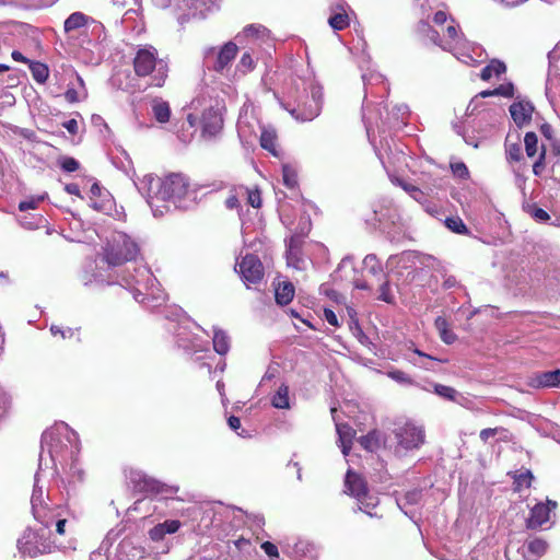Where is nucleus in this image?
I'll return each mask as SVG.
<instances>
[{
    "label": "nucleus",
    "instance_id": "1",
    "mask_svg": "<svg viewBox=\"0 0 560 560\" xmlns=\"http://www.w3.org/2000/svg\"><path fill=\"white\" fill-rule=\"evenodd\" d=\"M147 187V202L154 217L164 214L167 211L168 201L183 200L190 187L189 179L182 173H172L164 178L147 175L144 177Z\"/></svg>",
    "mask_w": 560,
    "mask_h": 560
},
{
    "label": "nucleus",
    "instance_id": "2",
    "mask_svg": "<svg viewBox=\"0 0 560 560\" xmlns=\"http://www.w3.org/2000/svg\"><path fill=\"white\" fill-rule=\"evenodd\" d=\"M345 492L357 499L359 510L370 516H378L373 510L378 505V499L369 494L368 482L358 472L348 470L345 478Z\"/></svg>",
    "mask_w": 560,
    "mask_h": 560
},
{
    "label": "nucleus",
    "instance_id": "3",
    "mask_svg": "<svg viewBox=\"0 0 560 560\" xmlns=\"http://www.w3.org/2000/svg\"><path fill=\"white\" fill-rule=\"evenodd\" d=\"M54 547V542L46 536L44 529L26 528L18 540L20 552L31 558L50 553Z\"/></svg>",
    "mask_w": 560,
    "mask_h": 560
},
{
    "label": "nucleus",
    "instance_id": "4",
    "mask_svg": "<svg viewBox=\"0 0 560 560\" xmlns=\"http://www.w3.org/2000/svg\"><path fill=\"white\" fill-rule=\"evenodd\" d=\"M393 434L397 441V451L419 448L424 443L425 438L423 429L411 421L396 423Z\"/></svg>",
    "mask_w": 560,
    "mask_h": 560
},
{
    "label": "nucleus",
    "instance_id": "5",
    "mask_svg": "<svg viewBox=\"0 0 560 560\" xmlns=\"http://www.w3.org/2000/svg\"><path fill=\"white\" fill-rule=\"evenodd\" d=\"M142 77L154 72L150 85L161 88L167 78L168 67L162 59H156L155 49L142 48Z\"/></svg>",
    "mask_w": 560,
    "mask_h": 560
},
{
    "label": "nucleus",
    "instance_id": "6",
    "mask_svg": "<svg viewBox=\"0 0 560 560\" xmlns=\"http://www.w3.org/2000/svg\"><path fill=\"white\" fill-rule=\"evenodd\" d=\"M243 282L249 288L252 284H258L264 279L265 269L259 257L254 254L245 255L236 265Z\"/></svg>",
    "mask_w": 560,
    "mask_h": 560
},
{
    "label": "nucleus",
    "instance_id": "7",
    "mask_svg": "<svg viewBox=\"0 0 560 560\" xmlns=\"http://www.w3.org/2000/svg\"><path fill=\"white\" fill-rule=\"evenodd\" d=\"M132 258V252L127 242L108 243L103 250V260L108 266H120Z\"/></svg>",
    "mask_w": 560,
    "mask_h": 560
},
{
    "label": "nucleus",
    "instance_id": "8",
    "mask_svg": "<svg viewBox=\"0 0 560 560\" xmlns=\"http://www.w3.org/2000/svg\"><path fill=\"white\" fill-rule=\"evenodd\" d=\"M558 508V503L553 500L547 499L546 502L536 503L529 512L526 520V527L528 529H537L550 520V513Z\"/></svg>",
    "mask_w": 560,
    "mask_h": 560
},
{
    "label": "nucleus",
    "instance_id": "9",
    "mask_svg": "<svg viewBox=\"0 0 560 560\" xmlns=\"http://www.w3.org/2000/svg\"><path fill=\"white\" fill-rule=\"evenodd\" d=\"M223 128V117L218 108L209 107L201 115V133L203 138L215 137Z\"/></svg>",
    "mask_w": 560,
    "mask_h": 560
},
{
    "label": "nucleus",
    "instance_id": "10",
    "mask_svg": "<svg viewBox=\"0 0 560 560\" xmlns=\"http://www.w3.org/2000/svg\"><path fill=\"white\" fill-rule=\"evenodd\" d=\"M320 113V105L315 98H306L296 108L290 110V114L299 121H311Z\"/></svg>",
    "mask_w": 560,
    "mask_h": 560
},
{
    "label": "nucleus",
    "instance_id": "11",
    "mask_svg": "<svg viewBox=\"0 0 560 560\" xmlns=\"http://www.w3.org/2000/svg\"><path fill=\"white\" fill-rule=\"evenodd\" d=\"M177 489L166 486L158 480L147 478L142 476V495L144 497H156L162 495L167 498L174 494Z\"/></svg>",
    "mask_w": 560,
    "mask_h": 560
},
{
    "label": "nucleus",
    "instance_id": "12",
    "mask_svg": "<svg viewBox=\"0 0 560 560\" xmlns=\"http://www.w3.org/2000/svg\"><path fill=\"white\" fill-rule=\"evenodd\" d=\"M238 47L233 42L225 43L219 50L217 59L213 63V70L222 72L235 59Z\"/></svg>",
    "mask_w": 560,
    "mask_h": 560
},
{
    "label": "nucleus",
    "instance_id": "13",
    "mask_svg": "<svg viewBox=\"0 0 560 560\" xmlns=\"http://www.w3.org/2000/svg\"><path fill=\"white\" fill-rule=\"evenodd\" d=\"M533 112L534 106L530 102H514L510 106L511 116L518 127H522L530 121Z\"/></svg>",
    "mask_w": 560,
    "mask_h": 560
},
{
    "label": "nucleus",
    "instance_id": "14",
    "mask_svg": "<svg viewBox=\"0 0 560 560\" xmlns=\"http://www.w3.org/2000/svg\"><path fill=\"white\" fill-rule=\"evenodd\" d=\"M529 385L534 388L560 387V370L537 373L530 378Z\"/></svg>",
    "mask_w": 560,
    "mask_h": 560
},
{
    "label": "nucleus",
    "instance_id": "15",
    "mask_svg": "<svg viewBox=\"0 0 560 560\" xmlns=\"http://www.w3.org/2000/svg\"><path fill=\"white\" fill-rule=\"evenodd\" d=\"M359 444L368 452H376L383 443V434L381 431L374 429L368 434L358 439Z\"/></svg>",
    "mask_w": 560,
    "mask_h": 560
},
{
    "label": "nucleus",
    "instance_id": "16",
    "mask_svg": "<svg viewBox=\"0 0 560 560\" xmlns=\"http://www.w3.org/2000/svg\"><path fill=\"white\" fill-rule=\"evenodd\" d=\"M287 260L289 266H293L296 269H301L303 267L304 260L301 257L300 241L295 237H291L289 242L287 249Z\"/></svg>",
    "mask_w": 560,
    "mask_h": 560
},
{
    "label": "nucleus",
    "instance_id": "17",
    "mask_svg": "<svg viewBox=\"0 0 560 560\" xmlns=\"http://www.w3.org/2000/svg\"><path fill=\"white\" fill-rule=\"evenodd\" d=\"M371 271L375 275L376 272L381 273L384 278V281L380 284L377 300L383 301L388 304L395 303V296L392 293L389 281L387 277L384 275L383 269L380 265L377 267H372Z\"/></svg>",
    "mask_w": 560,
    "mask_h": 560
},
{
    "label": "nucleus",
    "instance_id": "18",
    "mask_svg": "<svg viewBox=\"0 0 560 560\" xmlns=\"http://www.w3.org/2000/svg\"><path fill=\"white\" fill-rule=\"evenodd\" d=\"M505 72V63L499 59H492L486 67L481 69L480 79L482 81H489L492 77H500Z\"/></svg>",
    "mask_w": 560,
    "mask_h": 560
},
{
    "label": "nucleus",
    "instance_id": "19",
    "mask_svg": "<svg viewBox=\"0 0 560 560\" xmlns=\"http://www.w3.org/2000/svg\"><path fill=\"white\" fill-rule=\"evenodd\" d=\"M152 112L156 121L165 124L170 120L171 108L167 102L161 98H154L152 101Z\"/></svg>",
    "mask_w": 560,
    "mask_h": 560
},
{
    "label": "nucleus",
    "instance_id": "20",
    "mask_svg": "<svg viewBox=\"0 0 560 560\" xmlns=\"http://www.w3.org/2000/svg\"><path fill=\"white\" fill-rule=\"evenodd\" d=\"M276 302L280 305L289 304L294 298V285L291 282H282L276 288Z\"/></svg>",
    "mask_w": 560,
    "mask_h": 560
},
{
    "label": "nucleus",
    "instance_id": "21",
    "mask_svg": "<svg viewBox=\"0 0 560 560\" xmlns=\"http://www.w3.org/2000/svg\"><path fill=\"white\" fill-rule=\"evenodd\" d=\"M277 132L273 129H262L260 135V145L270 152L273 156L278 155L277 151Z\"/></svg>",
    "mask_w": 560,
    "mask_h": 560
},
{
    "label": "nucleus",
    "instance_id": "22",
    "mask_svg": "<svg viewBox=\"0 0 560 560\" xmlns=\"http://www.w3.org/2000/svg\"><path fill=\"white\" fill-rule=\"evenodd\" d=\"M337 432L339 435V440L342 443V452L345 455H347L349 450L351 448L355 431L349 424L340 423L337 424Z\"/></svg>",
    "mask_w": 560,
    "mask_h": 560
},
{
    "label": "nucleus",
    "instance_id": "23",
    "mask_svg": "<svg viewBox=\"0 0 560 560\" xmlns=\"http://www.w3.org/2000/svg\"><path fill=\"white\" fill-rule=\"evenodd\" d=\"M418 32L427 36L432 43L441 46L444 50H450V44H441L439 33L425 21H420L418 24Z\"/></svg>",
    "mask_w": 560,
    "mask_h": 560
},
{
    "label": "nucleus",
    "instance_id": "24",
    "mask_svg": "<svg viewBox=\"0 0 560 560\" xmlns=\"http://www.w3.org/2000/svg\"><path fill=\"white\" fill-rule=\"evenodd\" d=\"M89 22V18L82 12H73L68 16L65 21L63 27L65 32L69 33L71 31H75L85 26Z\"/></svg>",
    "mask_w": 560,
    "mask_h": 560
},
{
    "label": "nucleus",
    "instance_id": "25",
    "mask_svg": "<svg viewBox=\"0 0 560 560\" xmlns=\"http://www.w3.org/2000/svg\"><path fill=\"white\" fill-rule=\"evenodd\" d=\"M435 327L445 343L452 345L456 340V335L450 329L448 323L444 317L439 316L435 319Z\"/></svg>",
    "mask_w": 560,
    "mask_h": 560
},
{
    "label": "nucleus",
    "instance_id": "26",
    "mask_svg": "<svg viewBox=\"0 0 560 560\" xmlns=\"http://www.w3.org/2000/svg\"><path fill=\"white\" fill-rule=\"evenodd\" d=\"M30 70L32 72L33 79L38 83H45L49 77L48 67L39 61L30 62Z\"/></svg>",
    "mask_w": 560,
    "mask_h": 560
},
{
    "label": "nucleus",
    "instance_id": "27",
    "mask_svg": "<svg viewBox=\"0 0 560 560\" xmlns=\"http://www.w3.org/2000/svg\"><path fill=\"white\" fill-rule=\"evenodd\" d=\"M275 408L285 409L290 407L289 402V387L282 384L271 399Z\"/></svg>",
    "mask_w": 560,
    "mask_h": 560
},
{
    "label": "nucleus",
    "instance_id": "28",
    "mask_svg": "<svg viewBox=\"0 0 560 560\" xmlns=\"http://www.w3.org/2000/svg\"><path fill=\"white\" fill-rule=\"evenodd\" d=\"M534 476L530 470H525L520 474L515 472L513 476V490L521 492L524 488H529Z\"/></svg>",
    "mask_w": 560,
    "mask_h": 560
},
{
    "label": "nucleus",
    "instance_id": "29",
    "mask_svg": "<svg viewBox=\"0 0 560 560\" xmlns=\"http://www.w3.org/2000/svg\"><path fill=\"white\" fill-rule=\"evenodd\" d=\"M213 349L217 353L224 355L230 349L229 337L224 331H214L213 335Z\"/></svg>",
    "mask_w": 560,
    "mask_h": 560
},
{
    "label": "nucleus",
    "instance_id": "30",
    "mask_svg": "<svg viewBox=\"0 0 560 560\" xmlns=\"http://www.w3.org/2000/svg\"><path fill=\"white\" fill-rule=\"evenodd\" d=\"M505 155L506 161L509 163H515L521 162L523 160V151L521 143H510L509 141L505 142Z\"/></svg>",
    "mask_w": 560,
    "mask_h": 560
},
{
    "label": "nucleus",
    "instance_id": "31",
    "mask_svg": "<svg viewBox=\"0 0 560 560\" xmlns=\"http://www.w3.org/2000/svg\"><path fill=\"white\" fill-rule=\"evenodd\" d=\"M329 25L336 31H342L350 24L348 14L345 11L332 14L328 20Z\"/></svg>",
    "mask_w": 560,
    "mask_h": 560
},
{
    "label": "nucleus",
    "instance_id": "32",
    "mask_svg": "<svg viewBox=\"0 0 560 560\" xmlns=\"http://www.w3.org/2000/svg\"><path fill=\"white\" fill-rule=\"evenodd\" d=\"M526 155L534 158L538 153V138L533 131L526 132L524 137Z\"/></svg>",
    "mask_w": 560,
    "mask_h": 560
},
{
    "label": "nucleus",
    "instance_id": "33",
    "mask_svg": "<svg viewBox=\"0 0 560 560\" xmlns=\"http://www.w3.org/2000/svg\"><path fill=\"white\" fill-rule=\"evenodd\" d=\"M527 548L533 556L541 557L548 550V542L542 538H534L528 541Z\"/></svg>",
    "mask_w": 560,
    "mask_h": 560
},
{
    "label": "nucleus",
    "instance_id": "34",
    "mask_svg": "<svg viewBox=\"0 0 560 560\" xmlns=\"http://www.w3.org/2000/svg\"><path fill=\"white\" fill-rule=\"evenodd\" d=\"M238 190L242 195L247 196V203L250 205L253 208H260L261 207V195L259 189L254 188L249 189L247 187H238Z\"/></svg>",
    "mask_w": 560,
    "mask_h": 560
},
{
    "label": "nucleus",
    "instance_id": "35",
    "mask_svg": "<svg viewBox=\"0 0 560 560\" xmlns=\"http://www.w3.org/2000/svg\"><path fill=\"white\" fill-rule=\"evenodd\" d=\"M282 177H283V184L288 187V188H295L298 186V173L296 171L289 166V165H283L282 166Z\"/></svg>",
    "mask_w": 560,
    "mask_h": 560
},
{
    "label": "nucleus",
    "instance_id": "36",
    "mask_svg": "<svg viewBox=\"0 0 560 560\" xmlns=\"http://www.w3.org/2000/svg\"><path fill=\"white\" fill-rule=\"evenodd\" d=\"M445 225L447 226V229H450L454 233H457V234H467L468 233V229H467L466 224L459 217L447 218L445 220Z\"/></svg>",
    "mask_w": 560,
    "mask_h": 560
},
{
    "label": "nucleus",
    "instance_id": "37",
    "mask_svg": "<svg viewBox=\"0 0 560 560\" xmlns=\"http://www.w3.org/2000/svg\"><path fill=\"white\" fill-rule=\"evenodd\" d=\"M268 30L261 24H249L243 28V34L248 38H260L267 34Z\"/></svg>",
    "mask_w": 560,
    "mask_h": 560
},
{
    "label": "nucleus",
    "instance_id": "38",
    "mask_svg": "<svg viewBox=\"0 0 560 560\" xmlns=\"http://www.w3.org/2000/svg\"><path fill=\"white\" fill-rule=\"evenodd\" d=\"M526 212L537 222H547L550 219V215L546 210L539 208L537 205H528L526 207Z\"/></svg>",
    "mask_w": 560,
    "mask_h": 560
},
{
    "label": "nucleus",
    "instance_id": "39",
    "mask_svg": "<svg viewBox=\"0 0 560 560\" xmlns=\"http://www.w3.org/2000/svg\"><path fill=\"white\" fill-rule=\"evenodd\" d=\"M38 498L35 495L32 497V509L33 514L36 520H38L40 523L45 525L46 528L49 527L48 522L45 521L46 513H45V506L42 504V502H38Z\"/></svg>",
    "mask_w": 560,
    "mask_h": 560
},
{
    "label": "nucleus",
    "instance_id": "40",
    "mask_svg": "<svg viewBox=\"0 0 560 560\" xmlns=\"http://www.w3.org/2000/svg\"><path fill=\"white\" fill-rule=\"evenodd\" d=\"M434 393L442 398L454 401L456 399L457 392L455 388L442 384L434 385Z\"/></svg>",
    "mask_w": 560,
    "mask_h": 560
},
{
    "label": "nucleus",
    "instance_id": "41",
    "mask_svg": "<svg viewBox=\"0 0 560 560\" xmlns=\"http://www.w3.org/2000/svg\"><path fill=\"white\" fill-rule=\"evenodd\" d=\"M451 170L453 175L459 179H468L470 176L469 170L464 162L451 163Z\"/></svg>",
    "mask_w": 560,
    "mask_h": 560
},
{
    "label": "nucleus",
    "instance_id": "42",
    "mask_svg": "<svg viewBox=\"0 0 560 560\" xmlns=\"http://www.w3.org/2000/svg\"><path fill=\"white\" fill-rule=\"evenodd\" d=\"M60 167L67 173H72L79 170L80 164L74 158L66 156L60 161Z\"/></svg>",
    "mask_w": 560,
    "mask_h": 560
},
{
    "label": "nucleus",
    "instance_id": "43",
    "mask_svg": "<svg viewBox=\"0 0 560 560\" xmlns=\"http://www.w3.org/2000/svg\"><path fill=\"white\" fill-rule=\"evenodd\" d=\"M399 183V186L407 192H409L416 200H420L424 194L422 192V190L412 185V184H408V183H405L402 180H398Z\"/></svg>",
    "mask_w": 560,
    "mask_h": 560
},
{
    "label": "nucleus",
    "instance_id": "44",
    "mask_svg": "<svg viewBox=\"0 0 560 560\" xmlns=\"http://www.w3.org/2000/svg\"><path fill=\"white\" fill-rule=\"evenodd\" d=\"M502 432H506V429L502 428V427H497V428H487V429H482L479 433V438L480 440L483 442V443H487V441L490 439V438H493L497 434L499 433H502Z\"/></svg>",
    "mask_w": 560,
    "mask_h": 560
},
{
    "label": "nucleus",
    "instance_id": "45",
    "mask_svg": "<svg viewBox=\"0 0 560 560\" xmlns=\"http://www.w3.org/2000/svg\"><path fill=\"white\" fill-rule=\"evenodd\" d=\"M494 92H495L497 96L513 97L514 85L511 82L505 83V84H500L498 88L494 89Z\"/></svg>",
    "mask_w": 560,
    "mask_h": 560
},
{
    "label": "nucleus",
    "instance_id": "46",
    "mask_svg": "<svg viewBox=\"0 0 560 560\" xmlns=\"http://www.w3.org/2000/svg\"><path fill=\"white\" fill-rule=\"evenodd\" d=\"M388 376L399 383L411 384V377L401 370H392L388 372Z\"/></svg>",
    "mask_w": 560,
    "mask_h": 560
},
{
    "label": "nucleus",
    "instance_id": "47",
    "mask_svg": "<svg viewBox=\"0 0 560 560\" xmlns=\"http://www.w3.org/2000/svg\"><path fill=\"white\" fill-rule=\"evenodd\" d=\"M545 156H546V149L542 145L538 159L533 164V172H534L535 175H540L541 172L544 171V168H545Z\"/></svg>",
    "mask_w": 560,
    "mask_h": 560
},
{
    "label": "nucleus",
    "instance_id": "48",
    "mask_svg": "<svg viewBox=\"0 0 560 560\" xmlns=\"http://www.w3.org/2000/svg\"><path fill=\"white\" fill-rule=\"evenodd\" d=\"M163 526L164 533L166 534H174L176 533L180 527V522L177 520H168L161 524Z\"/></svg>",
    "mask_w": 560,
    "mask_h": 560
},
{
    "label": "nucleus",
    "instance_id": "49",
    "mask_svg": "<svg viewBox=\"0 0 560 560\" xmlns=\"http://www.w3.org/2000/svg\"><path fill=\"white\" fill-rule=\"evenodd\" d=\"M238 194H241V191H236V194H231L226 199H225V206L228 209L230 210H238L241 209V202L238 200Z\"/></svg>",
    "mask_w": 560,
    "mask_h": 560
},
{
    "label": "nucleus",
    "instance_id": "50",
    "mask_svg": "<svg viewBox=\"0 0 560 560\" xmlns=\"http://www.w3.org/2000/svg\"><path fill=\"white\" fill-rule=\"evenodd\" d=\"M10 407L8 395L0 388V420L7 415Z\"/></svg>",
    "mask_w": 560,
    "mask_h": 560
},
{
    "label": "nucleus",
    "instance_id": "51",
    "mask_svg": "<svg viewBox=\"0 0 560 560\" xmlns=\"http://www.w3.org/2000/svg\"><path fill=\"white\" fill-rule=\"evenodd\" d=\"M260 547L268 557H270V558L279 557L278 547L275 544H272L270 541H265L261 544Z\"/></svg>",
    "mask_w": 560,
    "mask_h": 560
},
{
    "label": "nucleus",
    "instance_id": "52",
    "mask_svg": "<svg viewBox=\"0 0 560 560\" xmlns=\"http://www.w3.org/2000/svg\"><path fill=\"white\" fill-rule=\"evenodd\" d=\"M149 536L154 541H159V540L163 539L165 536L163 526H161V524H158L156 526H154L152 529H150Z\"/></svg>",
    "mask_w": 560,
    "mask_h": 560
},
{
    "label": "nucleus",
    "instance_id": "53",
    "mask_svg": "<svg viewBox=\"0 0 560 560\" xmlns=\"http://www.w3.org/2000/svg\"><path fill=\"white\" fill-rule=\"evenodd\" d=\"M409 350H411L415 354H417L420 359H425L430 361H438V362H445L446 360H440L435 357H432L428 353H424L423 351L419 350L418 348H413V342H410V346L408 347Z\"/></svg>",
    "mask_w": 560,
    "mask_h": 560
},
{
    "label": "nucleus",
    "instance_id": "54",
    "mask_svg": "<svg viewBox=\"0 0 560 560\" xmlns=\"http://www.w3.org/2000/svg\"><path fill=\"white\" fill-rule=\"evenodd\" d=\"M40 199H30L23 200L19 203L20 211H27L31 209H36Z\"/></svg>",
    "mask_w": 560,
    "mask_h": 560
},
{
    "label": "nucleus",
    "instance_id": "55",
    "mask_svg": "<svg viewBox=\"0 0 560 560\" xmlns=\"http://www.w3.org/2000/svg\"><path fill=\"white\" fill-rule=\"evenodd\" d=\"M324 317L325 319L331 325V326H335V327H338L339 326V322H338V317L336 315V313L330 310V308H325L324 310Z\"/></svg>",
    "mask_w": 560,
    "mask_h": 560
},
{
    "label": "nucleus",
    "instance_id": "56",
    "mask_svg": "<svg viewBox=\"0 0 560 560\" xmlns=\"http://www.w3.org/2000/svg\"><path fill=\"white\" fill-rule=\"evenodd\" d=\"M62 126L68 130L69 133H71V135L78 133L79 126H78V121L74 118L65 121L62 124Z\"/></svg>",
    "mask_w": 560,
    "mask_h": 560
},
{
    "label": "nucleus",
    "instance_id": "57",
    "mask_svg": "<svg viewBox=\"0 0 560 560\" xmlns=\"http://www.w3.org/2000/svg\"><path fill=\"white\" fill-rule=\"evenodd\" d=\"M65 98L69 103H77V102H79L78 91L74 88H68V90L65 93Z\"/></svg>",
    "mask_w": 560,
    "mask_h": 560
},
{
    "label": "nucleus",
    "instance_id": "58",
    "mask_svg": "<svg viewBox=\"0 0 560 560\" xmlns=\"http://www.w3.org/2000/svg\"><path fill=\"white\" fill-rule=\"evenodd\" d=\"M11 57L14 61H18V62H23V63H28L32 62V60H30L28 58H26L21 51L19 50H13L12 54H11Z\"/></svg>",
    "mask_w": 560,
    "mask_h": 560
},
{
    "label": "nucleus",
    "instance_id": "59",
    "mask_svg": "<svg viewBox=\"0 0 560 560\" xmlns=\"http://www.w3.org/2000/svg\"><path fill=\"white\" fill-rule=\"evenodd\" d=\"M240 63L247 69H252L253 68V58H252L250 54L244 52L240 60Z\"/></svg>",
    "mask_w": 560,
    "mask_h": 560
},
{
    "label": "nucleus",
    "instance_id": "60",
    "mask_svg": "<svg viewBox=\"0 0 560 560\" xmlns=\"http://www.w3.org/2000/svg\"><path fill=\"white\" fill-rule=\"evenodd\" d=\"M433 21L435 24L442 25L447 21V14L444 11H438L433 16Z\"/></svg>",
    "mask_w": 560,
    "mask_h": 560
},
{
    "label": "nucleus",
    "instance_id": "61",
    "mask_svg": "<svg viewBox=\"0 0 560 560\" xmlns=\"http://www.w3.org/2000/svg\"><path fill=\"white\" fill-rule=\"evenodd\" d=\"M458 284L456 277L454 276H447L445 277L443 281V288L444 289H452L455 288Z\"/></svg>",
    "mask_w": 560,
    "mask_h": 560
},
{
    "label": "nucleus",
    "instance_id": "62",
    "mask_svg": "<svg viewBox=\"0 0 560 560\" xmlns=\"http://www.w3.org/2000/svg\"><path fill=\"white\" fill-rule=\"evenodd\" d=\"M446 36L455 42L458 38V30L454 25H448L446 27Z\"/></svg>",
    "mask_w": 560,
    "mask_h": 560
},
{
    "label": "nucleus",
    "instance_id": "63",
    "mask_svg": "<svg viewBox=\"0 0 560 560\" xmlns=\"http://www.w3.org/2000/svg\"><path fill=\"white\" fill-rule=\"evenodd\" d=\"M228 423H229V427L234 431H236L241 428V420L238 417H235V416L229 417Z\"/></svg>",
    "mask_w": 560,
    "mask_h": 560
},
{
    "label": "nucleus",
    "instance_id": "64",
    "mask_svg": "<svg viewBox=\"0 0 560 560\" xmlns=\"http://www.w3.org/2000/svg\"><path fill=\"white\" fill-rule=\"evenodd\" d=\"M65 190L70 195L80 197V188H79L78 184H73V183L68 184V185H66Z\"/></svg>",
    "mask_w": 560,
    "mask_h": 560
}]
</instances>
